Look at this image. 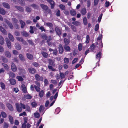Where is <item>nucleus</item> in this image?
I'll return each instance as SVG.
<instances>
[{"label":"nucleus","instance_id":"1","mask_svg":"<svg viewBox=\"0 0 128 128\" xmlns=\"http://www.w3.org/2000/svg\"><path fill=\"white\" fill-rule=\"evenodd\" d=\"M16 108L17 111L19 112H21L22 110V108L26 109L25 105L24 104L20 103V104L18 103L15 104Z\"/></svg>","mask_w":128,"mask_h":128},{"label":"nucleus","instance_id":"2","mask_svg":"<svg viewBox=\"0 0 128 128\" xmlns=\"http://www.w3.org/2000/svg\"><path fill=\"white\" fill-rule=\"evenodd\" d=\"M35 77L36 80L38 81H42L44 80L43 77L42 76H40V75L38 74H35Z\"/></svg>","mask_w":128,"mask_h":128},{"label":"nucleus","instance_id":"3","mask_svg":"<svg viewBox=\"0 0 128 128\" xmlns=\"http://www.w3.org/2000/svg\"><path fill=\"white\" fill-rule=\"evenodd\" d=\"M22 90L23 92L25 93L27 92V89L25 86L24 84H22L21 86Z\"/></svg>","mask_w":128,"mask_h":128},{"label":"nucleus","instance_id":"4","mask_svg":"<svg viewBox=\"0 0 128 128\" xmlns=\"http://www.w3.org/2000/svg\"><path fill=\"white\" fill-rule=\"evenodd\" d=\"M28 70L30 73L32 74H34L36 72L35 69L32 68H28Z\"/></svg>","mask_w":128,"mask_h":128},{"label":"nucleus","instance_id":"5","mask_svg":"<svg viewBox=\"0 0 128 128\" xmlns=\"http://www.w3.org/2000/svg\"><path fill=\"white\" fill-rule=\"evenodd\" d=\"M47 2L51 5V8L52 9L53 8L54 6V2L52 0H48Z\"/></svg>","mask_w":128,"mask_h":128},{"label":"nucleus","instance_id":"6","mask_svg":"<svg viewBox=\"0 0 128 128\" xmlns=\"http://www.w3.org/2000/svg\"><path fill=\"white\" fill-rule=\"evenodd\" d=\"M30 32L31 34L34 33V31L36 30V28L35 27H33L32 26H30Z\"/></svg>","mask_w":128,"mask_h":128},{"label":"nucleus","instance_id":"7","mask_svg":"<svg viewBox=\"0 0 128 128\" xmlns=\"http://www.w3.org/2000/svg\"><path fill=\"white\" fill-rule=\"evenodd\" d=\"M6 40L8 47L9 48H11V42H10V41L8 40V38H6Z\"/></svg>","mask_w":128,"mask_h":128},{"label":"nucleus","instance_id":"8","mask_svg":"<svg viewBox=\"0 0 128 128\" xmlns=\"http://www.w3.org/2000/svg\"><path fill=\"white\" fill-rule=\"evenodd\" d=\"M11 68L13 72H15L17 68L16 66L14 63H12L11 64Z\"/></svg>","mask_w":128,"mask_h":128},{"label":"nucleus","instance_id":"9","mask_svg":"<svg viewBox=\"0 0 128 128\" xmlns=\"http://www.w3.org/2000/svg\"><path fill=\"white\" fill-rule=\"evenodd\" d=\"M55 30L58 36H60L61 34V31L58 28H55Z\"/></svg>","mask_w":128,"mask_h":128},{"label":"nucleus","instance_id":"10","mask_svg":"<svg viewBox=\"0 0 128 128\" xmlns=\"http://www.w3.org/2000/svg\"><path fill=\"white\" fill-rule=\"evenodd\" d=\"M59 51L60 53L62 54L64 51V50L62 46L60 44L58 47Z\"/></svg>","mask_w":128,"mask_h":128},{"label":"nucleus","instance_id":"11","mask_svg":"<svg viewBox=\"0 0 128 128\" xmlns=\"http://www.w3.org/2000/svg\"><path fill=\"white\" fill-rule=\"evenodd\" d=\"M0 30L4 34H7V32L6 30L2 27L1 26H0Z\"/></svg>","mask_w":128,"mask_h":128},{"label":"nucleus","instance_id":"12","mask_svg":"<svg viewBox=\"0 0 128 128\" xmlns=\"http://www.w3.org/2000/svg\"><path fill=\"white\" fill-rule=\"evenodd\" d=\"M26 56L27 58L30 60H32L33 58L32 55L30 54L27 53Z\"/></svg>","mask_w":128,"mask_h":128},{"label":"nucleus","instance_id":"13","mask_svg":"<svg viewBox=\"0 0 128 128\" xmlns=\"http://www.w3.org/2000/svg\"><path fill=\"white\" fill-rule=\"evenodd\" d=\"M64 47L65 50L67 52L69 51L70 50V47L67 45H66L64 46Z\"/></svg>","mask_w":128,"mask_h":128},{"label":"nucleus","instance_id":"14","mask_svg":"<svg viewBox=\"0 0 128 128\" xmlns=\"http://www.w3.org/2000/svg\"><path fill=\"white\" fill-rule=\"evenodd\" d=\"M7 106L8 107V109L11 111H12L13 110V108L12 106V105L9 104H7Z\"/></svg>","mask_w":128,"mask_h":128},{"label":"nucleus","instance_id":"15","mask_svg":"<svg viewBox=\"0 0 128 128\" xmlns=\"http://www.w3.org/2000/svg\"><path fill=\"white\" fill-rule=\"evenodd\" d=\"M20 24L21 25V28H23L25 25V23L22 20H20Z\"/></svg>","mask_w":128,"mask_h":128},{"label":"nucleus","instance_id":"16","mask_svg":"<svg viewBox=\"0 0 128 128\" xmlns=\"http://www.w3.org/2000/svg\"><path fill=\"white\" fill-rule=\"evenodd\" d=\"M8 36L9 38L11 41H14V39L12 35L9 33L8 34Z\"/></svg>","mask_w":128,"mask_h":128},{"label":"nucleus","instance_id":"17","mask_svg":"<svg viewBox=\"0 0 128 128\" xmlns=\"http://www.w3.org/2000/svg\"><path fill=\"white\" fill-rule=\"evenodd\" d=\"M40 6L44 10H46L48 8V7L47 6L43 4H41Z\"/></svg>","mask_w":128,"mask_h":128},{"label":"nucleus","instance_id":"18","mask_svg":"<svg viewBox=\"0 0 128 128\" xmlns=\"http://www.w3.org/2000/svg\"><path fill=\"white\" fill-rule=\"evenodd\" d=\"M44 91L43 90H42L39 92V94L40 98H42L44 96Z\"/></svg>","mask_w":128,"mask_h":128},{"label":"nucleus","instance_id":"19","mask_svg":"<svg viewBox=\"0 0 128 128\" xmlns=\"http://www.w3.org/2000/svg\"><path fill=\"white\" fill-rule=\"evenodd\" d=\"M72 24L76 26H79L80 25V22L78 21H75L72 22Z\"/></svg>","mask_w":128,"mask_h":128},{"label":"nucleus","instance_id":"20","mask_svg":"<svg viewBox=\"0 0 128 128\" xmlns=\"http://www.w3.org/2000/svg\"><path fill=\"white\" fill-rule=\"evenodd\" d=\"M10 81L11 84L12 85L16 83V80L14 79H10Z\"/></svg>","mask_w":128,"mask_h":128},{"label":"nucleus","instance_id":"21","mask_svg":"<svg viewBox=\"0 0 128 128\" xmlns=\"http://www.w3.org/2000/svg\"><path fill=\"white\" fill-rule=\"evenodd\" d=\"M9 119L10 123L12 124H13L14 123V121L12 117L10 116H9Z\"/></svg>","mask_w":128,"mask_h":128},{"label":"nucleus","instance_id":"22","mask_svg":"<svg viewBox=\"0 0 128 128\" xmlns=\"http://www.w3.org/2000/svg\"><path fill=\"white\" fill-rule=\"evenodd\" d=\"M24 97L26 99H30L32 98V96L30 94L24 95Z\"/></svg>","mask_w":128,"mask_h":128},{"label":"nucleus","instance_id":"23","mask_svg":"<svg viewBox=\"0 0 128 128\" xmlns=\"http://www.w3.org/2000/svg\"><path fill=\"white\" fill-rule=\"evenodd\" d=\"M81 12L83 15H85L86 13V10L85 8H83L81 11Z\"/></svg>","mask_w":128,"mask_h":128},{"label":"nucleus","instance_id":"24","mask_svg":"<svg viewBox=\"0 0 128 128\" xmlns=\"http://www.w3.org/2000/svg\"><path fill=\"white\" fill-rule=\"evenodd\" d=\"M16 48L18 50H20L21 49V46L19 44L16 43L15 44Z\"/></svg>","mask_w":128,"mask_h":128},{"label":"nucleus","instance_id":"25","mask_svg":"<svg viewBox=\"0 0 128 128\" xmlns=\"http://www.w3.org/2000/svg\"><path fill=\"white\" fill-rule=\"evenodd\" d=\"M0 13L3 15H4L6 13V12L4 10L0 8Z\"/></svg>","mask_w":128,"mask_h":128},{"label":"nucleus","instance_id":"26","mask_svg":"<svg viewBox=\"0 0 128 128\" xmlns=\"http://www.w3.org/2000/svg\"><path fill=\"white\" fill-rule=\"evenodd\" d=\"M2 4L4 6L7 8H10L9 5L8 4L6 3H3Z\"/></svg>","mask_w":128,"mask_h":128},{"label":"nucleus","instance_id":"27","mask_svg":"<svg viewBox=\"0 0 128 128\" xmlns=\"http://www.w3.org/2000/svg\"><path fill=\"white\" fill-rule=\"evenodd\" d=\"M6 22L7 24L8 25V26L10 27V28L12 29L13 28V26L12 24L9 22L8 21H6Z\"/></svg>","mask_w":128,"mask_h":128},{"label":"nucleus","instance_id":"28","mask_svg":"<svg viewBox=\"0 0 128 128\" xmlns=\"http://www.w3.org/2000/svg\"><path fill=\"white\" fill-rule=\"evenodd\" d=\"M83 21L84 24L85 25H86L88 24L87 20L86 18V17L84 18L83 19Z\"/></svg>","mask_w":128,"mask_h":128},{"label":"nucleus","instance_id":"29","mask_svg":"<svg viewBox=\"0 0 128 128\" xmlns=\"http://www.w3.org/2000/svg\"><path fill=\"white\" fill-rule=\"evenodd\" d=\"M70 13L71 15L73 16L76 15V12L74 10H71Z\"/></svg>","mask_w":128,"mask_h":128},{"label":"nucleus","instance_id":"30","mask_svg":"<svg viewBox=\"0 0 128 128\" xmlns=\"http://www.w3.org/2000/svg\"><path fill=\"white\" fill-rule=\"evenodd\" d=\"M22 34L25 37H28L29 36V34L26 32H24L22 33Z\"/></svg>","mask_w":128,"mask_h":128},{"label":"nucleus","instance_id":"31","mask_svg":"<svg viewBox=\"0 0 128 128\" xmlns=\"http://www.w3.org/2000/svg\"><path fill=\"white\" fill-rule=\"evenodd\" d=\"M60 111V109L59 108H58L55 110V113L56 114H58Z\"/></svg>","mask_w":128,"mask_h":128},{"label":"nucleus","instance_id":"32","mask_svg":"<svg viewBox=\"0 0 128 128\" xmlns=\"http://www.w3.org/2000/svg\"><path fill=\"white\" fill-rule=\"evenodd\" d=\"M5 54L6 56L8 57H10L11 56V55L10 52L8 51H6L5 52Z\"/></svg>","mask_w":128,"mask_h":128},{"label":"nucleus","instance_id":"33","mask_svg":"<svg viewBox=\"0 0 128 128\" xmlns=\"http://www.w3.org/2000/svg\"><path fill=\"white\" fill-rule=\"evenodd\" d=\"M19 57L20 59L23 61H24L25 60V59L24 58V56L21 54H20Z\"/></svg>","mask_w":128,"mask_h":128},{"label":"nucleus","instance_id":"34","mask_svg":"<svg viewBox=\"0 0 128 128\" xmlns=\"http://www.w3.org/2000/svg\"><path fill=\"white\" fill-rule=\"evenodd\" d=\"M42 54L44 58H46L48 56V54L46 52H42Z\"/></svg>","mask_w":128,"mask_h":128},{"label":"nucleus","instance_id":"35","mask_svg":"<svg viewBox=\"0 0 128 128\" xmlns=\"http://www.w3.org/2000/svg\"><path fill=\"white\" fill-rule=\"evenodd\" d=\"M82 48V44L80 43H79L78 46V49L79 51H81Z\"/></svg>","mask_w":128,"mask_h":128},{"label":"nucleus","instance_id":"36","mask_svg":"<svg viewBox=\"0 0 128 128\" xmlns=\"http://www.w3.org/2000/svg\"><path fill=\"white\" fill-rule=\"evenodd\" d=\"M90 37L88 35L86 36V42L87 44L90 41Z\"/></svg>","mask_w":128,"mask_h":128},{"label":"nucleus","instance_id":"37","mask_svg":"<svg viewBox=\"0 0 128 128\" xmlns=\"http://www.w3.org/2000/svg\"><path fill=\"white\" fill-rule=\"evenodd\" d=\"M96 46L94 44H92L90 46V48L92 51L94 50Z\"/></svg>","mask_w":128,"mask_h":128},{"label":"nucleus","instance_id":"38","mask_svg":"<svg viewBox=\"0 0 128 128\" xmlns=\"http://www.w3.org/2000/svg\"><path fill=\"white\" fill-rule=\"evenodd\" d=\"M46 24L47 26L50 27H52L53 26V24L51 23L48 22L46 23Z\"/></svg>","mask_w":128,"mask_h":128},{"label":"nucleus","instance_id":"39","mask_svg":"<svg viewBox=\"0 0 128 128\" xmlns=\"http://www.w3.org/2000/svg\"><path fill=\"white\" fill-rule=\"evenodd\" d=\"M4 42V39L2 36L0 37V44H3Z\"/></svg>","mask_w":128,"mask_h":128},{"label":"nucleus","instance_id":"40","mask_svg":"<svg viewBox=\"0 0 128 128\" xmlns=\"http://www.w3.org/2000/svg\"><path fill=\"white\" fill-rule=\"evenodd\" d=\"M34 115L35 117L36 118H38L40 117V114L38 112H36L34 114Z\"/></svg>","mask_w":128,"mask_h":128},{"label":"nucleus","instance_id":"41","mask_svg":"<svg viewBox=\"0 0 128 128\" xmlns=\"http://www.w3.org/2000/svg\"><path fill=\"white\" fill-rule=\"evenodd\" d=\"M31 105L33 107H36L37 106V103L35 102H33L31 103Z\"/></svg>","mask_w":128,"mask_h":128},{"label":"nucleus","instance_id":"42","mask_svg":"<svg viewBox=\"0 0 128 128\" xmlns=\"http://www.w3.org/2000/svg\"><path fill=\"white\" fill-rule=\"evenodd\" d=\"M16 7L20 11L22 12L24 11V9L22 7L17 6H16Z\"/></svg>","mask_w":128,"mask_h":128},{"label":"nucleus","instance_id":"43","mask_svg":"<svg viewBox=\"0 0 128 128\" xmlns=\"http://www.w3.org/2000/svg\"><path fill=\"white\" fill-rule=\"evenodd\" d=\"M60 8L62 10H64L65 8V6L63 4H60L59 6Z\"/></svg>","mask_w":128,"mask_h":128},{"label":"nucleus","instance_id":"44","mask_svg":"<svg viewBox=\"0 0 128 128\" xmlns=\"http://www.w3.org/2000/svg\"><path fill=\"white\" fill-rule=\"evenodd\" d=\"M96 58H101V53L100 52H98L96 55Z\"/></svg>","mask_w":128,"mask_h":128},{"label":"nucleus","instance_id":"45","mask_svg":"<svg viewBox=\"0 0 128 128\" xmlns=\"http://www.w3.org/2000/svg\"><path fill=\"white\" fill-rule=\"evenodd\" d=\"M25 106L26 110L28 111V112H30V107L27 105H25Z\"/></svg>","mask_w":128,"mask_h":128},{"label":"nucleus","instance_id":"46","mask_svg":"<svg viewBox=\"0 0 128 128\" xmlns=\"http://www.w3.org/2000/svg\"><path fill=\"white\" fill-rule=\"evenodd\" d=\"M64 42L66 45L68 44L69 43V40L66 38L64 39Z\"/></svg>","mask_w":128,"mask_h":128},{"label":"nucleus","instance_id":"47","mask_svg":"<svg viewBox=\"0 0 128 128\" xmlns=\"http://www.w3.org/2000/svg\"><path fill=\"white\" fill-rule=\"evenodd\" d=\"M9 76L12 78H14L15 76V75L12 72H11L9 74Z\"/></svg>","mask_w":128,"mask_h":128},{"label":"nucleus","instance_id":"48","mask_svg":"<svg viewBox=\"0 0 128 128\" xmlns=\"http://www.w3.org/2000/svg\"><path fill=\"white\" fill-rule=\"evenodd\" d=\"M34 87L37 92H38L40 91V89L39 87L35 86Z\"/></svg>","mask_w":128,"mask_h":128},{"label":"nucleus","instance_id":"49","mask_svg":"<svg viewBox=\"0 0 128 128\" xmlns=\"http://www.w3.org/2000/svg\"><path fill=\"white\" fill-rule=\"evenodd\" d=\"M2 89L4 90L5 89V85L2 82H1L0 83Z\"/></svg>","mask_w":128,"mask_h":128},{"label":"nucleus","instance_id":"50","mask_svg":"<svg viewBox=\"0 0 128 128\" xmlns=\"http://www.w3.org/2000/svg\"><path fill=\"white\" fill-rule=\"evenodd\" d=\"M99 28V25L98 24H96L95 26L94 30L96 31L98 30Z\"/></svg>","mask_w":128,"mask_h":128},{"label":"nucleus","instance_id":"51","mask_svg":"<svg viewBox=\"0 0 128 128\" xmlns=\"http://www.w3.org/2000/svg\"><path fill=\"white\" fill-rule=\"evenodd\" d=\"M16 78L18 79V80L19 81H22L23 80V78L22 77L20 76H17L16 77Z\"/></svg>","mask_w":128,"mask_h":128},{"label":"nucleus","instance_id":"52","mask_svg":"<svg viewBox=\"0 0 128 128\" xmlns=\"http://www.w3.org/2000/svg\"><path fill=\"white\" fill-rule=\"evenodd\" d=\"M1 115L2 117L3 118H5L6 117V114L4 112H2Z\"/></svg>","mask_w":128,"mask_h":128},{"label":"nucleus","instance_id":"53","mask_svg":"<svg viewBox=\"0 0 128 128\" xmlns=\"http://www.w3.org/2000/svg\"><path fill=\"white\" fill-rule=\"evenodd\" d=\"M102 16V14H101L99 16L98 19V22H100Z\"/></svg>","mask_w":128,"mask_h":128},{"label":"nucleus","instance_id":"54","mask_svg":"<svg viewBox=\"0 0 128 128\" xmlns=\"http://www.w3.org/2000/svg\"><path fill=\"white\" fill-rule=\"evenodd\" d=\"M71 28L72 29L73 31L75 32L76 31V27L73 25L71 26Z\"/></svg>","mask_w":128,"mask_h":128},{"label":"nucleus","instance_id":"55","mask_svg":"<svg viewBox=\"0 0 128 128\" xmlns=\"http://www.w3.org/2000/svg\"><path fill=\"white\" fill-rule=\"evenodd\" d=\"M60 77L61 79L64 78L65 75L62 72H60Z\"/></svg>","mask_w":128,"mask_h":128},{"label":"nucleus","instance_id":"56","mask_svg":"<svg viewBox=\"0 0 128 128\" xmlns=\"http://www.w3.org/2000/svg\"><path fill=\"white\" fill-rule=\"evenodd\" d=\"M18 1L19 3L22 5H23L24 4V0H18Z\"/></svg>","mask_w":128,"mask_h":128},{"label":"nucleus","instance_id":"57","mask_svg":"<svg viewBox=\"0 0 128 128\" xmlns=\"http://www.w3.org/2000/svg\"><path fill=\"white\" fill-rule=\"evenodd\" d=\"M16 38L19 41L22 42L24 40L22 38L17 37Z\"/></svg>","mask_w":128,"mask_h":128},{"label":"nucleus","instance_id":"58","mask_svg":"<svg viewBox=\"0 0 128 128\" xmlns=\"http://www.w3.org/2000/svg\"><path fill=\"white\" fill-rule=\"evenodd\" d=\"M48 67L49 69L51 70L52 71H55L56 70L51 66H48Z\"/></svg>","mask_w":128,"mask_h":128},{"label":"nucleus","instance_id":"59","mask_svg":"<svg viewBox=\"0 0 128 128\" xmlns=\"http://www.w3.org/2000/svg\"><path fill=\"white\" fill-rule=\"evenodd\" d=\"M2 64L4 68L8 70V66L7 64L4 63H2Z\"/></svg>","mask_w":128,"mask_h":128},{"label":"nucleus","instance_id":"60","mask_svg":"<svg viewBox=\"0 0 128 128\" xmlns=\"http://www.w3.org/2000/svg\"><path fill=\"white\" fill-rule=\"evenodd\" d=\"M32 64L35 67H37L39 66V64L36 62H34L32 63Z\"/></svg>","mask_w":128,"mask_h":128},{"label":"nucleus","instance_id":"61","mask_svg":"<svg viewBox=\"0 0 128 128\" xmlns=\"http://www.w3.org/2000/svg\"><path fill=\"white\" fill-rule=\"evenodd\" d=\"M64 63L66 64H68L69 62L68 58H65L64 59Z\"/></svg>","mask_w":128,"mask_h":128},{"label":"nucleus","instance_id":"62","mask_svg":"<svg viewBox=\"0 0 128 128\" xmlns=\"http://www.w3.org/2000/svg\"><path fill=\"white\" fill-rule=\"evenodd\" d=\"M18 69L19 70L20 72L21 73L24 72H25V70L21 68H19Z\"/></svg>","mask_w":128,"mask_h":128},{"label":"nucleus","instance_id":"63","mask_svg":"<svg viewBox=\"0 0 128 128\" xmlns=\"http://www.w3.org/2000/svg\"><path fill=\"white\" fill-rule=\"evenodd\" d=\"M8 124L4 122V128H8Z\"/></svg>","mask_w":128,"mask_h":128},{"label":"nucleus","instance_id":"64","mask_svg":"<svg viewBox=\"0 0 128 128\" xmlns=\"http://www.w3.org/2000/svg\"><path fill=\"white\" fill-rule=\"evenodd\" d=\"M26 10L27 12H30L31 11V9L28 7H26Z\"/></svg>","mask_w":128,"mask_h":128}]
</instances>
